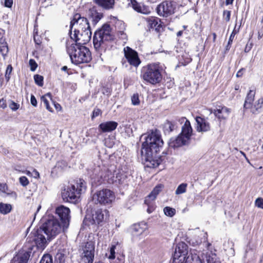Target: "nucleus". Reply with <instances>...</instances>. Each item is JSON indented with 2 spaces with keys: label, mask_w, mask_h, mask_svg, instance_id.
Segmentation results:
<instances>
[{
  "label": "nucleus",
  "mask_w": 263,
  "mask_h": 263,
  "mask_svg": "<svg viewBox=\"0 0 263 263\" xmlns=\"http://www.w3.org/2000/svg\"><path fill=\"white\" fill-rule=\"evenodd\" d=\"M66 49L71 62L76 65L87 63L91 60L90 51L84 46L72 44L69 46H67Z\"/></svg>",
  "instance_id": "f257e3e1"
},
{
  "label": "nucleus",
  "mask_w": 263,
  "mask_h": 263,
  "mask_svg": "<svg viewBox=\"0 0 263 263\" xmlns=\"http://www.w3.org/2000/svg\"><path fill=\"white\" fill-rule=\"evenodd\" d=\"M86 189V182L82 179L74 181L70 186H68L62 192V197L64 201L76 203L79 200L80 195L84 193Z\"/></svg>",
  "instance_id": "f03ea898"
},
{
  "label": "nucleus",
  "mask_w": 263,
  "mask_h": 263,
  "mask_svg": "<svg viewBox=\"0 0 263 263\" xmlns=\"http://www.w3.org/2000/svg\"><path fill=\"white\" fill-rule=\"evenodd\" d=\"M113 39L114 36L111 34L110 25L105 24L94 34L93 37L94 48L101 54L103 51H105L108 42L112 40Z\"/></svg>",
  "instance_id": "7ed1b4c3"
},
{
  "label": "nucleus",
  "mask_w": 263,
  "mask_h": 263,
  "mask_svg": "<svg viewBox=\"0 0 263 263\" xmlns=\"http://www.w3.org/2000/svg\"><path fill=\"white\" fill-rule=\"evenodd\" d=\"M141 138L145 140L142 143L141 150H146V152L158 153L163 145L161 136L157 130L143 134Z\"/></svg>",
  "instance_id": "20e7f679"
},
{
  "label": "nucleus",
  "mask_w": 263,
  "mask_h": 263,
  "mask_svg": "<svg viewBox=\"0 0 263 263\" xmlns=\"http://www.w3.org/2000/svg\"><path fill=\"white\" fill-rule=\"evenodd\" d=\"M162 68L158 64H148L142 68L141 77L147 82L156 84L160 82L162 79Z\"/></svg>",
  "instance_id": "39448f33"
},
{
  "label": "nucleus",
  "mask_w": 263,
  "mask_h": 263,
  "mask_svg": "<svg viewBox=\"0 0 263 263\" xmlns=\"http://www.w3.org/2000/svg\"><path fill=\"white\" fill-rule=\"evenodd\" d=\"M40 227L44 231V234L46 235L48 240L53 239L62 230L64 231L66 229H64L59 220L53 216L47 219Z\"/></svg>",
  "instance_id": "423d86ee"
},
{
  "label": "nucleus",
  "mask_w": 263,
  "mask_h": 263,
  "mask_svg": "<svg viewBox=\"0 0 263 263\" xmlns=\"http://www.w3.org/2000/svg\"><path fill=\"white\" fill-rule=\"evenodd\" d=\"M255 91L254 90H250L248 93L243 107L246 109H250L251 112L257 115L263 111V97H261L256 100L254 103Z\"/></svg>",
  "instance_id": "0eeeda50"
},
{
  "label": "nucleus",
  "mask_w": 263,
  "mask_h": 263,
  "mask_svg": "<svg viewBox=\"0 0 263 263\" xmlns=\"http://www.w3.org/2000/svg\"><path fill=\"white\" fill-rule=\"evenodd\" d=\"M115 193L107 189H102L96 192L92 196V201L95 204L103 205H109L115 200Z\"/></svg>",
  "instance_id": "6e6552de"
},
{
  "label": "nucleus",
  "mask_w": 263,
  "mask_h": 263,
  "mask_svg": "<svg viewBox=\"0 0 263 263\" xmlns=\"http://www.w3.org/2000/svg\"><path fill=\"white\" fill-rule=\"evenodd\" d=\"M109 216V212L107 210L98 209L90 216H86L84 220L85 224H100L104 222Z\"/></svg>",
  "instance_id": "1a4fd4ad"
},
{
  "label": "nucleus",
  "mask_w": 263,
  "mask_h": 263,
  "mask_svg": "<svg viewBox=\"0 0 263 263\" xmlns=\"http://www.w3.org/2000/svg\"><path fill=\"white\" fill-rule=\"evenodd\" d=\"M81 32L79 35L80 31H78L77 29H74L73 33L71 31H69L70 36L71 40L76 42V44L83 45L87 43L91 39V32L90 27L81 30Z\"/></svg>",
  "instance_id": "9d476101"
},
{
  "label": "nucleus",
  "mask_w": 263,
  "mask_h": 263,
  "mask_svg": "<svg viewBox=\"0 0 263 263\" xmlns=\"http://www.w3.org/2000/svg\"><path fill=\"white\" fill-rule=\"evenodd\" d=\"M95 242L92 240L87 241L82 246L81 256L85 263H92L95 257Z\"/></svg>",
  "instance_id": "9b49d317"
},
{
  "label": "nucleus",
  "mask_w": 263,
  "mask_h": 263,
  "mask_svg": "<svg viewBox=\"0 0 263 263\" xmlns=\"http://www.w3.org/2000/svg\"><path fill=\"white\" fill-rule=\"evenodd\" d=\"M176 3L173 1H166L160 4L157 7V12L160 16L168 17L174 13Z\"/></svg>",
  "instance_id": "f8f14e48"
},
{
  "label": "nucleus",
  "mask_w": 263,
  "mask_h": 263,
  "mask_svg": "<svg viewBox=\"0 0 263 263\" xmlns=\"http://www.w3.org/2000/svg\"><path fill=\"white\" fill-rule=\"evenodd\" d=\"M73 27L74 29H77L78 31L83 30L86 28H89L90 25L87 19L79 13H76L73 15L72 20L70 22V31L72 30ZM72 32V31H71Z\"/></svg>",
  "instance_id": "ddd939ff"
},
{
  "label": "nucleus",
  "mask_w": 263,
  "mask_h": 263,
  "mask_svg": "<svg viewBox=\"0 0 263 263\" xmlns=\"http://www.w3.org/2000/svg\"><path fill=\"white\" fill-rule=\"evenodd\" d=\"M163 186L161 184L157 185L151 193L146 197L144 203L147 205V212L148 213L153 212L155 209L154 201L158 194L161 191Z\"/></svg>",
  "instance_id": "4468645a"
},
{
  "label": "nucleus",
  "mask_w": 263,
  "mask_h": 263,
  "mask_svg": "<svg viewBox=\"0 0 263 263\" xmlns=\"http://www.w3.org/2000/svg\"><path fill=\"white\" fill-rule=\"evenodd\" d=\"M142 159L145 165L148 167H157L160 164L159 160L155 159L158 153L146 152V150H141Z\"/></svg>",
  "instance_id": "2eb2a0df"
},
{
  "label": "nucleus",
  "mask_w": 263,
  "mask_h": 263,
  "mask_svg": "<svg viewBox=\"0 0 263 263\" xmlns=\"http://www.w3.org/2000/svg\"><path fill=\"white\" fill-rule=\"evenodd\" d=\"M70 210L64 205H61L56 208L55 213L59 217L61 222L64 229H67L70 219Z\"/></svg>",
  "instance_id": "dca6fc26"
},
{
  "label": "nucleus",
  "mask_w": 263,
  "mask_h": 263,
  "mask_svg": "<svg viewBox=\"0 0 263 263\" xmlns=\"http://www.w3.org/2000/svg\"><path fill=\"white\" fill-rule=\"evenodd\" d=\"M124 55L130 65L137 67L141 63L138 53L128 46L124 48Z\"/></svg>",
  "instance_id": "f3484780"
},
{
  "label": "nucleus",
  "mask_w": 263,
  "mask_h": 263,
  "mask_svg": "<svg viewBox=\"0 0 263 263\" xmlns=\"http://www.w3.org/2000/svg\"><path fill=\"white\" fill-rule=\"evenodd\" d=\"M44 234V231L41 227L33 234L34 235L33 241L37 247L41 249H44L46 247L47 240H48Z\"/></svg>",
  "instance_id": "a211bd4d"
},
{
  "label": "nucleus",
  "mask_w": 263,
  "mask_h": 263,
  "mask_svg": "<svg viewBox=\"0 0 263 263\" xmlns=\"http://www.w3.org/2000/svg\"><path fill=\"white\" fill-rule=\"evenodd\" d=\"M179 122L181 123L184 122V125L182 126L181 133L180 135L189 141L193 132L190 121L185 117H182L179 120Z\"/></svg>",
  "instance_id": "6ab92c4d"
},
{
  "label": "nucleus",
  "mask_w": 263,
  "mask_h": 263,
  "mask_svg": "<svg viewBox=\"0 0 263 263\" xmlns=\"http://www.w3.org/2000/svg\"><path fill=\"white\" fill-rule=\"evenodd\" d=\"M128 5L138 13L149 14L151 12V9L148 6L138 3L136 0H130V3Z\"/></svg>",
  "instance_id": "aec40b11"
},
{
  "label": "nucleus",
  "mask_w": 263,
  "mask_h": 263,
  "mask_svg": "<svg viewBox=\"0 0 263 263\" xmlns=\"http://www.w3.org/2000/svg\"><path fill=\"white\" fill-rule=\"evenodd\" d=\"M220 120H225L228 117L230 110L225 106H218L213 111H211Z\"/></svg>",
  "instance_id": "412c9836"
},
{
  "label": "nucleus",
  "mask_w": 263,
  "mask_h": 263,
  "mask_svg": "<svg viewBox=\"0 0 263 263\" xmlns=\"http://www.w3.org/2000/svg\"><path fill=\"white\" fill-rule=\"evenodd\" d=\"M196 121L197 122L196 129L197 132H206L210 130V123L206 119L200 117H197Z\"/></svg>",
  "instance_id": "4be33fe9"
},
{
  "label": "nucleus",
  "mask_w": 263,
  "mask_h": 263,
  "mask_svg": "<svg viewBox=\"0 0 263 263\" xmlns=\"http://www.w3.org/2000/svg\"><path fill=\"white\" fill-rule=\"evenodd\" d=\"M118 124L115 121H107L101 123L99 125V129L102 133H109L114 130Z\"/></svg>",
  "instance_id": "5701e85b"
},
{
  "label": "nucleus",
  "mask_w": 263,
  "mask_h": 263,
  "mask_svg": "<svg viewBox=\"0 0 263 263\" xmlns=\"http://www.w3.org/2000/svg\"><path fill=\"white\" fill-rule=\"evenodd\" d=\"M188 143L189 141L179 134L176 138L170 139L168 145L170 147L176 148L186 145Z\"/></svg>",
  "instance_id": "b1692460"
},
{
  "label": "nucleus",
  "mask_w": 263,
  "mask_h": 263,
  "mask_svg": "<svg viewBox=\"0 0 263 263\" xmlns=\"http://www.w3.org/2000/svg\"><path fill=\"white\" fill-rule=\"evenodd\" d=\"M189 247L187 245L183 242H181L178 243L174 253H177L179 256H183L187 258L188 257L191 259L192 253L190 255L189 254Z\"/></svg>",
  "instance_id": "393cba45"
},
{
  "label": "nucleus",
  "mask_w": 263,
  "mask_h": 263,
  "mask_svg": "<svg viewBox=\"0 0 263 263\" xmlns=\"http://www.w3.org/2000/svg\"><path fill=\"white\" fill-rule=\"evenodd\" d=\"M146 22L149 28L154 29L157 31H159L162 27L161 21L159 18L155 17H149L146 18Z\"/></svg>",
  "instance_id": "a878e982"
},
{
  "label": "nucleus",
  "mask_w": 263,
  "mask_h": 263,
  "mask_svg": "<svg viewBox=\"0 0 263 263\" xmlns=\"http://www.w3.org/2000/svg\"><path fill=\"white\" fill-rule=\"evenodd\" d=\"M29 256L30 255L27 252L18 253L13 258L10 263H27Z\"/></svg>",
  "instance_id": "bb28decb"
},
{
  "label": "nucleus",
  "mask_w": 263,
  "mask_h": 263,
  "mask_svg": "<svg viewBox=\"0 0 263 263\" xmlns=\"http://www.w3.org/2000/svg\"><path fill=\"white\" fill-rule=\"evenodd\" d=\"M93 2L105 9H110L114 8L115 0H93Z\"/></svg>",
  "instance_id": "cd10ccee"
},
{
  "label": "nucleus",
  "mask_w": 263,
  "mask_h": 263,
  "mask_svg": "<svg viewBox=\"0 0 263 263\" xmlns=\"http://www.w3.org/2000/svg\"><path fill=\"white\" fill-rule=\"evenodd\" d=\"M177 128V126L175 122L172 121H166L163 125V129L165 134H170Z\"/></svg>",
  "instance_id": "c85d7f7f"
},
{
  "label": "nucleus",
  "mask_w": 263,
  "mask_h": 263,
  "mask_svg": "<svg viewBox=\"0 0 263 263\" xmlns=\"http://www.w3.org/2000/svg\"><path fill=\"white\" fill-rule=\"evenodd\" d=\"M41 101L43 102L46 109L50 112H52V108L49 105V100H51V95L50 93H47L41 98Z\"/></svg>",
  "instance_id": "c756f323"
},
{
  "label": "nucleus",
  "mask_w": 263,
  "mask_h": 263,
  "mask_svg": "<svg viewBox=\"0 0 263 263\" xmlns=\"http://www.w3.org/2000/svg\"><path fill=\"white\" fill-rule=\"evenodd\" d=\"M0 52L5 57L8 52V47L7 43L5 38L0 39Z\"/></svg>",
  "instance_id": "7c9ffc66"
},
{
  "label": "nucleus",
  "mask_w": 263,
  "mask_h": 263,
  "mask_svg": "<svg viewBox=\"0 0 263 263\" xmlns=\"http://www.w3.org/2000/svg\"><path fill=\"white\" fill-rule=\"evenodd\" d=\"M145 231V228L141 227L139 224H136L132 227V234L134 236L141 235Z\"/></svg>",
  "instance_id": "2f4dec72"
},
{
  "label": "nucleus",
  "mask_w": 263,
  "mask_h": 263,
  "mask_svg": "<svg viewBox=\"0 0 263 263\" xmlns=\"http://www.w3.org/2000/svg\"><path fill=\"white\" fill-rule=\"evenodd\" d=\"M12 206L10 204L0 203V213L6 215L11 212Z\"/></svg>",
  "instance_id": "473e14b6"
},
{
  "label": "nucleus",
  "mask_w": 263,
  "mask_h": 263,
  "mask_svg": "<svg viewBox=\"0 0 263 263\" xmlns=\"http://www.w3.org/2000/svg\"><path fill=\"white\" fill-rule=\"evenodd\" d=\"M186 262V258L183 256H179L177 253H174L171 263H185Z\"/></svg>",
  "instance_id": "72a5a7b5"
},
{
  "label": "nucleus",
  "mask_w": 263,
  "mask_h": 263,
  "mask_svg": "<svg viewBox=\"0 0 263 263\" xmlns=\"http://www.w3.org/2000/svg\"><path fill=\"white\" fill-rule=\"evenodd\" d=\"M185 263H203L199 256L197 254H192L191 258L188 257L186 258V262Z\"/></svg>",
  "instance_id": "f704fd0d"
},
{
  "label": "nucleus",
  "mask_w": 263,
  "mask_h": 263,
  "mask_svg": "<svg viewBox=\"0 0 263 263\" xmlns=\"http://www.w3.org/2000/svg\"><path fill=\"white\" fill-rule=\"evenodd\" d=\"M187 184L185 183H182L180 184L177 188L175 191L176 195H180L183 194L186 192Z\"/></svg>",
  "instance_id": "c9c22d12"
},
{
  "label": "nucleus",
  "mask_w": 263,
  "mask_h": 263,
  "mask_svg": "<svg viewBox=\"0 0 263 263\" xmlns=\"http://www.w3.org/2000/svg\"><path fill=\"white\" fill-rule=\"evenodd\" d=\"M207 263H220L219 259L215 254H211L206 257Z\"/></svg>",
  "instance_id": "e433bc0d"
},
{
  "label": "nucleus",
  "mask_w": 263,
  "mask_h": 263,
  "mask_svg": "<svg viewBox=\"0 0 263 263\" xmlns=\"http://www.w3.org/2000/svg\"><path fill=\"white\" fill-rule=\"evenodd\" d=\"M91 16L92 19V21L95 24H97L103 17L102 14L98 13L96 11L92 12Z\"/></svg>",
  "instance_id": "4c0bfd02"
},
{
  "label": "nucleus",
  "mask_w": 263,
  "mask_h": 263,
  "mask_svg": "<svg viewBox=\"0 0 263 263\" xmlns=\"http://www.w3.org/2000/svg\"><path fill=\"white\" fill-rule=\"evenodd\" d=\"M163 212L166 216L172 217L175 214L176 210L175 209L166 206L164 208Z\"/></svg>",
  "instance_id": "58836bf2"
},
{
  "label": "nucleus",
  "mask_w": 263,
  "mask_h": 263,
  "mask_svg": "<svg viewBox=\"0 0 263 263\" xmlns=\"http://www.w3.org/2000/svg\"><path fill=\"white\" fill-rule=\"evenodd\" d=\"M34 80L36 84L39 86H43L44 78L43 76L39 74H35L34 76Z\"/></svg>",
  "instance_id": "ea45409f"
},
{
  "label": "nucleus",
  "mask_w": 263,
  "mask_h": 263,
  "mask_svg": "<svg viewBox=\"0 0 263 263\" xmlns=\"http://www.w3.org/2000/svg\"><path fill=\"white\" fill-rule=\"evenodd\" d=\"M40 263H53L52 256L49 254L44 255L42 257Z\"/></svg>",
  "instance_id": "a19ab883"
},
{
  "label": "nucleus",
  "mask_w": 263,
  "mask_h": 263,
  "mask_svg": "<svg viewBox=\"0 0 263 263\" xmlns=\"http://www.w3.org/2000/svg\"><path fill=\"white\" fill-rule=\"evenodd\" d=\"M55 258L57 262L64 263L65 262V255L62 253H57Z\"/></svg>",
  "instance_id": "79ce46f5"
},
{
  "label": "nucleus",
  "mask_w": 263,
  "mask_h": 263,
  "mask_svg": "<svg viewBox=\"0 0 263 263\" xmlns=\"http://www.w3.org/2000/svg\"><path fill=\"white\" fill-rule=\"evenodd\" d=\"M115 249H116V246L112 245L111 248H110L109 251V255L108 257V259L110 260L115 259Z\"/></svg>",
  "instance_id": "37998d69"
},
{
  "label": "nucleus",
  "mask_w": 263,
  "mask_h": 263,
  "mask_svg": "<svg viewBox=\"0 0 263 263\" xmlns=\"http://www.w3.org/2000/svg\"><path fill=\"white\" fill-rule=\"evenodd\" d=\"M19 181L21 184L23 186H27L29 183L28 179L25 176L21 177L19 178Z\"/></svg>",
  "instance_id": "c03bdc74"
},
{
  "label": "nucleus",
  "mask_w": 263,
  "mask_h": 263,
  "mask_svg": "<svg viewBox=\"0 0 263 263\" xmlns=\"http://www.w3.org/2000/svg\"><path fill=\"white\" fill-rule=\"evenodd\" d=\"M29 65L30 66V70L32 71L35 70L37 67V64L33 59H30L29 62Z\"/></svg>",
  "instance_id": "a18cd8bd"
},
{
  "label": "nucleus",
  "mask_w": 263,
  "mask_h": 263,
  "mask_svg": "<svg viewBox=\"0 0 263 263\" xmlns=\"http://www.w3.org/2000/svg\"><path fill=\"white\" fill-rule=\"evenodd\" d=\"M97 176V179L99 183H102V180H104L105 179L106 177L104 175V173L102 171L101 172H99L98 174H96Z\"/></svg>",
  "instance_id": "49530a36"
},
{
  "label": "nucleus",
  "mask_w": 263,
  "mask_h": 263,
  "mask_svg": "<svg viewBox=\"0 0 263 263\" xmlns=\"http://www.w3.org/2000/svg\"><path fill=\"white\" fill-rule=\"evenodd\" d=\"M132 104L134 105H137L139 104V96L138 94H134L132 97Z\"/></svg>",
  "instance_id": "de8ad7c7"
},
{
  "label": "nucleus",
  "mask_w": 263,
  "mask_h": 263,
  "mask_svg": "<svg viewBox=\"0 0 263 263\" xmlns=\"http://www.w3.org/2000/svg\"><path fill=\"white\" fill-rule=\"evenodd\" d=\"M231 11L229 10H224L223 12V18L226 22H229L230 19Z\"/></svg>",
  "instance_id": "09e8293b"
},
{
  "label": "nucleus",
  "mask_w": 263,
  "mask_h": 263,
  "mask_svg": "<svg viewBox=\"0 0 263 263\" xmlns=\"http://www.w3.org/2000/svg\"><path fill=\"white\" fill-rule=\"evenodd\" d=\"M9 107L13 111H15L18 109L20 107V104L14 102L13 101H11L9 104Z\"/></svg>",
  "instance_id": "8fccbe9b"
},
{
  "label": "nucleus",
  "mask_w": 263,
  "mask_h": 263,
  "mask_svg": "<svg viewBox=\"0 0 263 263\" xmlns=\"http://www.w3.org/2000/svg\"><path fill=\"white\" fill-rule=\"evenodd\" d=\"M102 114V111L99 108H95L92 115V118H94Z\"/></svg>",
  "instance_id": "3c124183"
},
{
  "label": "nucleus",
  "mask_w": 263,
  "mask_h": 263,
  "mask_svg": "<svg viewBox=\"0 0 263 263\" xmlns=\"http://www.w3.org/2000/svg\"><path fill=\"white\" fill-rule=\"evenodd\" d=\"M236 34V32L235 31V30L234 29L231 34L230 35V36L229 37V41H228V46H227V48L228 47L229 45H231L233 42V39L234 37V36L235 35V34Z\"/></svg>",
  "instance_id": "603ef678"
},
{
  "label": "nucleus",
  "mask_w": 263,
  "mask_h": 263,
  "mask_svg": "<svg viewBox=\"0 0 263 263\" xmlns=\"http://www.w3.org/2000/svg\"><path fill=\"white\" fill-rule=\"evenodd\" d=\"M256 205L258 208H261L263 205V199L261 198H258L255 201Z\"/></svg>",
  "instance_id": "864d4df0"
},
{
  "label": "nucleus",
  "mask_w": 263,
  "mask_h": 263,
  "mask_svg": "<svg viewBox=\"0 0 263 263\" xmlns=\"http://www.w3.org/2000/svg\"><path fill=\"white\" fill-rule=\"evenodd\" d=\"M30 102H31V105L32 106H33L34 107H36L37 106V100H36L35 97H34V96L33 95H31Z\"/></svg>",
  "instance_id": "5fc2aeb1"
},
{
  "label": "nucleus",
  "mask_w": 263,
  "mask_h": 263,
  "mask_svg": "<svg viewBox=\"0 0 263 263\" xmlns=\"http://www.w3.org/2000/svg\"><path fill=\"white\" fill-rule=\"evenodd\" d=\"M13 4V0H5V6L8 8H11Z\"/></svg>",
  "instance_id": "6e6d98bb"
},
{
  "label": "nucleus",
  "mask_w": 263,
  "mask_h": 263,
  "mask_svg": "<svg viewBox=\"0 0 263 263\" xmlns=\"http://www.w3.org/2000/svg\"><path fill=\"white\" fill-rule=\"evenodd\" d=\"M7 107V104L6 103V100L3 98L0 100V107L3 109Z\"/></svg>",
  "instance_id": "4d7b16f0"
},
{
  "label": "nucleus",
  "mask_w": 263,
  "mask_h": 263,
  "mask_svg": "<svg viewBox=\"0 0 263 263\" xmlns=\"http://www.w3.org/2000/svg\"><path fill=\"white\" fill-rule=\"evenodd\" d=\"M115 263H124V258L123 256L118 257L117 259L115 260Z\"/></svg>",
  "instance_id": "13d9d810"
},
{
  "label": "nucleus",
  "mask_w": 263,
  "mask_h": 263,
  "mask_svg": "<svg viewBox=\"0 0 263 263\" xmlns=\"http://www.w3.org/2000/svg\"><path fill=\"white\" fill-rule=\"evenodd\" d=\"M12 70V67L11 65H9L6 69V74H10Z\"/></svg>",
  "instance_id": "bf43d9fd"
},
{
  "label": "nucleus",
  "mask_w": 263,
  "mask_h": 263,
  "mask_svg": "<svg viewBox=\"0 0 263 263\" xmlns=\"http://www.w3.org/2000/svg\"><path fill=\"white\" fill-rule=\"evenodd\" d=\"M245 71V69L242 68L241 69H240L236 73V77L239 78V77H241L243 73V71Z\"/></svg>",
  "instance_id": "052dcab7"
},
{
  "label": "nucleus",
  "mask_w": 263,
  "mask_h": 263,
  "mask_svg": "<svg viewBox=\"0 0 263 263\" xmlns=\"http://www.w3.org/2000/svg\"><path fill=\"white\" fill-rule=\"evenodd\" d=\"M6 187V186L5 184L0 183V190L1 191H3V192H5Z\"/></svg>",
  "instance_id": "680f3d73"
},
{
  "label": "nucleus",
  "mask_w": 263,
  "mask_h": 263,
  "mask_svg": "<svg viewBox=\"0 0 263 263\" xmlns=\"http://www.w3.org/2000/svg\"><path fill=\"white\" fill-rule=\"evenodd\" d=\"M54 107L56 108V109H57L58 110H61L62 107L59 104H58V103L55 104L54 103Z\"/></svg>",
  "instance_id": "e2e57ef3"
},
{
  "label": "nucleus",
  "mask_w": 263,
  "mask_h": 263,
  "mask_svg": "<svg viewBox=\"0 0 263 263\" xmlns=\"http://www.w3.org/2000/svg\"><path fill=\"white\" fill-rule=\"evenodd\" d=\"M33 173L34 174L35 178H39L40 177V174L36 170H33Z\"/></svg>",
  "instance_id": "0e129e2a"
},
{
  "label": "nucleus",
  "mask_w": 263,
  "mask_h": 263,
  "mask_svg": "<svg viewBox=\"0 0 263 263\" xmlns=\"http://www.w3.org/2000/svg\"><path fill=\"white\" fill-rule=\"evenodd\" d=\"M5 34V30L0 28V39L3 38V35Z\"/></svg>",
  "instance_id": "69168bd1"
},
{
  "label": "nucleus",
  "mask_w": 263,
  "mask_h": 263,
  "mask_svg": "<svg viewBox=\"0 0 263 263\" xmlns=\"http://www.w3.org/2000/svg\"><path fill=\"white\" fill-rule=\"evenodd\" d=\"M234 0H226V4L227 5H229L230 4H232Z\"/></svg>",
  "instance_id": "338daca9"
},
{
  "label": "nucleus",
  "mask_w": 263,
  "mask_h": 263,
  "mask_svg": "<svg viewBox=\"0 0 263 263\" xmlns=\"http://www.w3.org/2000/svg\"><path fill=\"white\" fill-rule=\"evenodd\" d=\"M182 33H183V31H179L177 32V36H180L182 35Z\"/></svg>",
  "instance_id": "774afa93"
}]
</instances>
